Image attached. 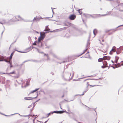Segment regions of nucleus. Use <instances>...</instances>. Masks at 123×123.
Wrapping results in <instances>:
<instances>
[{
	"label": "nucleus",
	"mask_w": 123,
	"mask_h": 123,
	"mask_svg": "<svg viewBox=\"0 0 123 123\" xmlns=\"http://www.w3.org/2000/svg\"><path fill=\"white\" fill-rule=\"evenodd\" d=\"M44 32H41L40 33V36L38 38V43H40V38L41 37H45L46 35L44 34Z\"/></svg>",
	"instance_id": "f257e3e1"
},
{
	"label": "nucleus",
	"mask_w": 123,
	"mask_h": 123,
	"mask_svg": "<svg viewBox=\"0 0 123 123\" xmlns=\"http://www.w3.org/2000/svg\"><path fill=\"white\" fill-rule=\"evenodd\" d=\"M123 26V25L119 26H118L115 29H110L109 30H106L105 31V33H107L111 30H112V31H113V32H114L116 31L117 30V28H118V27H120V26Z\"/></svg>",
	"instance_id": "f03ea898"
},
{
	"label": "nucleus",
	"mask_w": 123,
	"mask_h": 123,
	"mask_svg": "<svg viewBox=\"0 0 123 123\" xmlns=\"http://www.w3.org/2000/svg\"><path fill=\"white\" fill-rule=\"evenodd\" d=\"M76 15L74 14H72L70 15L69 17V19L71 20H74L76 18Z\"/></svg>",
	"instance_id": "7ed1b4c3"
},
{
	"label": "nucleus",
	"mask_w": 123,
	"mask_h": 123,
	"mask_svg": "<svg viewBox=\"0 0 123 123\" xmlns=\"http://www.w3.org/2000/svg\"><path fill=\"white\" fill-rule=\"evenodd\" d=\"M15 52V51H13L11 54L10 56L8 57H6V59H10L11 60L12 59V56L13 55Z\"/></svg>",
	"instance_id": "20e7f679"
},
{
	"label": "nucleus",
	"mask_w": 123,
	"mask_h": 123,
	"mask_svg": "<svg viewBox=\"0 0 123 123\" xmlns=\"http://www.w3.org/2000/svg\"><path fill=\"white\" fill-rule=\"evenodd\" d=\"M90 37H91V35L90 34H89V37L88 39V41L87 42V44L86 46V48H88L87 47L90 44V43L89 42V41H90Z\"/></svg>",
	"instance_id": "39448f33"
},
{
	"label": "nucleus",
	"mask_w": 123,
	"mask_h": 123,
	"mask_svg": "<svg viewBox=\"0 0 123 123\" xmlns=\"http://www.w3.org/2000/svg\"><path fill=\"white\" fill-rule=\"evenodd\" d=\"M111 58V57L110 56H103V58L104 60H109Z\"/></svg>",
	"instance_id": "423d86ee"
},
{
	"label": "nucleus",
	"mask_w": 123,
	"mask_h": 123,
	"mask_svg": "<svg viewBox=\"0 0 123 123\" xmlns=\"http://www.w3.org/2000/svg\"><path fill=\"white\" fill-rule=\"evenodd\" d=\"M6 56H5L4 57V61L5 62L9 63V62H10L11 61V60H10V59H6Z\"/></svg>",
	"instance_id": "0eeeda50"
},
{
	"label": "nucleus",
	"mask_w": 123,
	"mask_h": 123,
	"mask_svg": "<svg viewBox=\"0 0 123 123\" xmlns=\"http://www.w3.org/2000/svg\"><path fill=\"white\" fill-rule=\"evenodd\" d=\"M83 15L86 18H90L91 16V14L85 13L83 14Z\"/></svg>",
	"instance_id": "6e6552de"
},
{
	"label": "nucleus",
	"mask_w": 123,
	"mask_h": 123,
	"mask_svg": "<svg viewBox=\"0 0 123 123\" xmlns=\"http://www.w3.org/2000/svg\"><path fill=\"white\" fill-rule=\"evenodd\" d=\"M30 81V80H29V79H28L27 80L26 84V85L24 86V87H26L27 86H28L29 85V83Z\"/></svg>",
	"instance_id": "1a4fd4ad"
},
{
	"label": "nucleus",
	"mask_w": 123,
	"mask_h": 123,
	"mask_svg": "<svg viewBox=\"0 0 123 123\" xmlns=\"http://www.w3.org/2000/svg\"><path fill=\"white\" fill-rule=\"evenodd\" d=\"M39 89V88H36V89H35L34 90L31 91V92H30V93L29 94H30L33 93L34 92H36V91H38Z\"/></svg>",
	"instance_id": "9d476101"
},
{
	"label": "nucleus",
	"mask_w": 123,
	"mask_h": 123,
	"mask_svg": "<svg viewBox=\"0 0 123 123\" xmlns=\"http://www.w3.org/2000/svg\"><path fill=\"white\" fill-rule=\"evenodd\" d=\"M119 59V57L117 56H116L115 57V62L116 63H117V62L118 61Z\"/></svg>",
	"instance_id": "9b49d317"
},
{
	"label": "nucleus",
	"mask_w": 123,
	"mask_h": 123,
	"mask_svg": "<svg viewBox=\"0 0 123 123\" xmlns=\"http://www.w3.org/2000/svg\"><path fill=\"white\" fill-rule=\"evenodd\" d=\"M114 65H115L116 68H117L120 67L121 66V65L119 63H116V64H114Z\"/></svg>",
	"instance_id": "f8f14e48"
},
{
	"label": "nucleus",
	"mask_w": 123,
	"mask_h": 123,
	"mask_svg": "<svg viewBox=\"0 0 123 123\" xmlns=\"http://www.w3.org/2000/svg\"><path fill=\"white\" fill-rule=\"evenodd\" d=\"M39 20V19L37 18V17H34V19H33L31 21H38Z\"/></svg>",
	"instance_id": "ddd939ff"
},
{
	"label": "nucleus",
	"mask_w": 123,
	"mask_h": 123,
	"mask_svg": "<svg viewBox=\"0 0 123 123\" xmlns=\"http://www.w3.org/2000/svg\"><path fill=\"white\" fill-rule=\"evenodd\" d=\"M64 111L63 110V111H57V114H62L64 113Z\"/></svg>",
	"instance_id": "4468645a"
},
{
	"label": "nucleus",
	"mask_w": 123,
	"mask_h": 123,
	"mask_svg": "<svg viewBox=\"0 0 123 123\" xmlns=\"http://www.w3.org/2000/svg\"><path fill=\"white\" fill-rule=\"evenodd\" d=\"M93 33L94 35L95 36L96 34L97 33V30L96 29H94L93 31Z\"/></svg>",
	"instance_id": "2eb2a0df"
},
{
	"label": "nucleus",
	"mask_w": 123,
	"mask_h": 123,
	"mask_svg": "<svg viewBox=\"0 0 123 123\" xmlns=\"http://www.w3.org/2000/svg\"><path fill=\"white\" fill-rule=\"evenodd\" d=\"M24 99L26 100H31V97H25L24 98Z\"/></svg>",
	"instance_id": "dca6fc26"
},
{
	"label": "nucleus",
	"mask_w": 123,
	"mask_h": 123,
	"mask_svg": "<svg viewBox=\"0 0 123 123\" xmlns=\"http://www.w3.org/2000/svg\"><path fill=\"white\" fill-rule=\"evenodd\" d=\"M88 90V89H87L86 90V91H84L83 92V94H76V95H75V96H78V95L81 96H82V95H83L84 94V93L85 92H86V91H87Z\"/></svg>",
	"instance_id": "f3484780"
},
{
	"label": "nucleus",
	"mask_w": 123,
	"mask_h": 123,
	"mask_svg": "<svg viewBox=\"0 0 123 123\" xmlns=\"http://www.w3.org/2000/svg\"><path fill=\"white\" fill-rule=\"evenodd\" d=\"M72 26L77 31H79V30L77 28L75 27V26L74 25L72 24Z\"/></svg>",
	"instance_id": "a211bd4d"
},
{
	"label": "nucleus",
	"mask_w": 123,
	"mask_h": 123,
	"mask_svg": "<svg viewBox=\"0 0 123 123\" xmlns=\"http://www.w3.org/2000/svg\"><path fill=\"white\" fill-rule=\"evenodd\" d=\"M38 43V41H35L34 42V43H33L32 44L33 45H37V43L38 44H39V43Z\"/></svg>",
	"instance_id": "6ab92c4d"
},
{
	"label": "nucleus",
	"mask_w": 123,
	"mask_h": 123,
	"mask_svg": "<svg viewBox=\"0 0 123 123\" xmlns=\"http://www.w3.org/2000/svg\"><path fill=\"white\" fill-rule=\"evenodd\" d=\"M88 48H86V49L83 51V53H81V54L79 55L78 56H80V55H83V54H84L85 53V52H86V51L88 49Z\"/></svg>",
	"instance_id": "aec40b11"
},
{
	"label": "nucleus",
	"mask_w": 123,
	"mask_h": 123,
	"mask_svg": "<svg viewBox=\"0 0 123 123\" xmlns=\"http://www.w3.org/2000/svg\"><path fill=\"white\" fill-rule=\"evenodd\" d=\"M107 14H104V15H102L103 16H105L107 14L110 15L111 13V11H109L108 12H107Z\"/></svg>",
	"instance_id": "412c9836"
},
{
	"label": "nucleus",
	"mask_w": 123,
	"mask_h": 123,
	"mask_svg": "<svg viewBox=\"0 0 123 123\" xmlns=\"http://www.w3.org/2000/svg\"><path fill=\"white\" fill-rule=\"evenodd\" d=\"M117 51L120 53H121L122 52V51L121 50V49H120L119 47V48H117Z\"/></svg>",
	"instance_id": "4be33fe9"
},
{
	"label": "nucleus",
	"mask_w": 123,
	"mask_h": 123,
	"mask_svg": "<svg viewBox=\"0 0 123 123\" xmlns=\"http://www.w3.org/2000/svg\"><path fill=\"white\" fill-rule=\"evenodd\" d=\"M34 48H35V49H36L37 50V51H38V52L39 53H44L43 52H40L38 48H36V47H34Z\"/></svg>",
	"instance_id": "5701e85b"
},
{
	"label": "nucleus",
	"mask_w": 123,
	"mask_h": 123,
	"mask_svg": "<svg viewBox=\"0 0 123 123\" xmlns=\"http://www.w3.org/2000/svg\"><path fill=\"white\" fill-rule=\"evenodd\" d=\"M26 50H28V51L27 52L30 51L31 50V46H30L29 47H28L26 49Z\"/></svg>",
	"instance_id": "b1692460"
},
{
	"label": "nucleus",
	"mask_w": 123,
	"mask_h": 123,
	"mask_svg": "<svg viewBox=\"0 0 123 123\" xmlns=\"http://www.w3.org/2000/svg\"><path fill=\"white\" fill-rule=\"evenodd\" d=\"M1 114H2L3 115H5V116H12V115H15V114H19V115H20L19 114H18V113H15V114H11V115H5V114H3L2 113Z\"/></svg>",
	"instance_id": "393cba45"
},
{
	"label": "nucleus",
	"mask_w": 123,
	"mask_h": 123,
	"mask_svg": "<svg viewBox=\"0 0 123 123\" xmlns=\"http://www.w3.org/2000/svg\"><path fill=\"white\" fill-rule=\"evenodd\" d=\"M1 114H2L3 115H5V116H12V115H15V114H19V115H20L19 114H18V113H15V114H11V115H5V114H3L2 113Z\"/></svg>",
	"instance_id": "a878e982"
},
{
	"label": "nucleus",
	"mask_w": 123,
	"mask_h": 123,
	"mask_svg": "<svg viewBox=\"0 0 123 123\" xmlns=\"http://www.w3.org/2000/svg\"><path fill=\"white\" fill-rule=\"evenodd\" d=\"M82 9H78V12L80 14H82V12L81 11H80V10Z\"/></svg>",
	"instance_id": "bb28decb"
},
{
	"label": "nucleus",
	"mask_w": 123,
	"mask_h": 123,
	"mask_svg": "<svg viewBox=\"0 0 123 123\" xmlns=\"http://www.w3.org/2000/svg\"><path fill=\"white\" fill-rule=\"evenodd\" d=\"M48 25H47L45 27V28H46V29L47 31H49L50 30V29L48 27Z\"/></svg>",
	"instance_id": "cd10ccee"
},
{
	"label": "nucleus",
	"mask_w": 123,
	"mask_h": 123,
	"mask_svg": "<svg viewBox=\"0 0 123 123\" xmlns=\"http://www.w3.org/2000/svg\"><path fill=\"white\" fill-rule=\"evenodd\" d=\"M103 59V58H100L98 59V62H101Z\"/></svg>",
	"instance_id": "c85d7f7f"
},
{
	"label": "nucleus",
	"mask_w": 123,
	"mask_h": 123,
	"mask_svg": "<svg viewBox=\"0 0 123 123\" xmlns=\"http://www.w3.org/2000/svg\"><path fill=\"white\" fill-rule=\"evenodd\" d=\"M10 65V68H11L12 67V61L10 62H9V63Z\"/></svg>",
	"instance_id": "c756f323"
},
{
	"label": "nucleus",
	"mask_w": 123,
	"mask_h": 123,
	"mask_svg": "<svg viewBox=\"0 0 123 123\" xmlns=\"http://www.w3.org/2000/svg\"><path fill=\"white\" fill-rule=\"evenodd\" d=\"M116 49L117 50V48L115 46H114L111 49V51H112V50H113V49Z\"/></svg>",
	"instance_id": "7c9ffc66"
},
{
	"label": "nucleus",
	"mask_w": 123,
	"mask_h": 123,
	"mask_svg": "<svg viewBox=\"0 0 123 123\" xmlns=\"http://www.w3.org/2000/svg\"><path fill=\"white\" fill-rule=\"evenodd\" d=\"M57 111H53L52 112H51V114H53L54 113H55L57 114Z\"/></svg>",
	"instance_id": "2f4dec72"
},
{
	"label": "nucleus",
	"mask_w": 123,
	"mask_h": 123,
	"mask_svg": "<svg viewBox=\"0 0 123 123\" xmlns=\"http://www.w3.org/2000/svg\"><path fill=\"white\" fill-rule=\"evenodd\" d=\"M46 31L45 32H44V34H45L46 35V34L47 33H48L49 32H52L53 31Z\"/></svg>",
	"instance_id": "473e14b6"
},
{
	"label": "nucleus",
	"mask_w": 123,
	"mask_h": 123,
	"mask_svg": "<svg viewBox=\"0 0 123 123\" xmlns=\"http://www.w3.org/2000/svg\"><path fill=\"white\" fill-rule=\"evenodd\" d=\"M119 47L120 48V49H121V51L122 50H123V45L122 46H120Z\"/></svg>",
	"instance_id": "72a5a7b5"
},
{
	"label": "nucleus",
	"mask_w": 123,
	"mask_h": 123,
	"mask_svg": "<svg viewBox=\"0 0 123 123\" xmlns=\"http://www.w3.org/2000/svg\"><path fill=\"white\" fill-rule=\"evenodd\" d=\"M51 112H50L47 114V117H48L49 115L51 114Z\"/></svg>",
	"instance_id": "f704fd0d"
},
{
	"label": "nucleus",
	"mask_w": 123,
	"mask_h": 123,
	"mask_svg": "<svg viewBox=\"0 0 123 123\" xmlns=\"http://www.w3.org/2000/svg\"><path fill=\"white\" fill-rule=\"evenodd\" d=\"M15 18H16L15 17L14 18H13V20H12V21H13V22L15 21H18V20H19L18 19H17L18 20H15L14 19Z\"/></svg>",
	"instance_id": "c9c22d12"
},
{
	"label": "nucleus",
	"mask_w": 123,
	"mask_h": 123,
	"mask_svg": "<svg viewBox=\"0 0 123 123\" xmlns=\"http://www.w3.org/2000/svg\"><path fill=\"white\" fill-rule=\"evenodd\" d=\"M104 64L106 66H107L108 64L107 62L105 61L104 62Z\"/></svg>",
	"instance_id": "e433bc0d"
},
{
	"label": "nucleus",
	"mask_w": 123,
	"mask_h": 123,
	"mask_svg": "<svg viewBox=\"0 0 123 123\" xmlns=\"http://www.w3.org/2000/svg\"><path fill=\"white\" fill-rule=\"evenodd\" d=\"M15 73V72L14 71H13L12 72H10L8 73H7V74H14Z\"/></svg>",
	"instance_id": "4c0bfd02"
},
{
	"label": "nucleus",
	"mask_w": 123,
	"mask_h": 123,
	"mask_svg": "<svg viewBox=\"0 0 123 123\" xmlns=\"http://www.w3.org/2000/svg\"><path fill=\"white\" fill-rule=\"evenodd\" d=\"M46 43H45V45L46 46L44 47V48L45 49H47V48H49V47L47 46L46 45Z\"/></svg>",
	"instance_id": "58836bf2"
},
{
	"label": "nucleus",
	"mask_w": 123,
	"mask_h": 123,
	"mask_svg": "<svg viewBox=\"0 0 123 123\" xmlns=\"http://www.w3.org/2000/svg\"><path fill=\"white\" fill-rule=\"evenodd\" d=\"M52 55L54 57H56V55L54 53H52Z\"/></svg>",
	"instance_id": "ea45409f"
},
{
	"label": "nucleus",
	"mask_w": 123,
	"mask_h": 123,
	"mask_svg": "<svg viewBox=\"0 0 123 123\" xmlns=\"http://www.w3.org/2000/svg\"><path fill=\"white\" fill-rule=\"evenodd\" d=\"M30 60H26V61H24L23 62V63H25V62H29V61H30Z\"/></svg>",
	"instance_id": "a19ab883"
},
{
	"label": "nucleus",
	"mask_w": 123,
	"mask_h": 123,
	"mask_svg": "<svg viewBox=\"0 0 123 123\" xmlns=\"http://www.w3.org/2000/svg\"><path fill=\"white\" fill-rule=\"evenodd\" d=\"M45 37H41V38H40V41H41V40H43Z\"/></svg>",
	"instance_id": "79ce46f5"
},
{
	"label": "nucleus",
	"mask_w": 123,
	"mask_h": 123,
	"mask_svg": "<svg viewBox=\"0 0 123 123\" xmlns=\"http://www.w3.org/2000/svg\"><path fill=\"white\" fill-rule=\"evenodd\" d=\"M63 23L64 24V25L65 26H68V25L66 24V22H64Z\"/></svg>",
	"instance_id": "37998d69"
},
{
	"label": "nucleus",
	"mask_w": 123,
	"mask_h": 123,
	"mask_svg": "<svg viewBox=\"0 0 123 123\" xmlns=\"http://www.w3.org/2000/svg\"><path fill=\"white\" fill-rule=\"evenodd\" d=\"M47 60H49V56L48 55V54H47Z\"/></svg>",
	"instance_id": "c03bdc74"
},
{
	"label": "nucleus",
	"mask_w": 123,
	"mask_h": 123,
	"mask_svg": "<svg viewBox=\"0 0 123 123\" xmlns=\"http://www.w3.org/2000/svg\"><path fill=\"white\" fill-rule=\"evenodd\" d=\"M96 80V79H86V80H84V82L85 81H86V80Z\"/></svg>",
	"instance_id": "a18cd8bd"
},
{
	"label": "nucleus",
	"mask_w": 123,
	"mask_h": 123,
	"mask_svg": "<svg viewBox=\"0 0 123 123\" xmlns=\"http://www.w3.org/2000/svg\"><path fill=\"white\" fill-rule=\"evenodd\" d=\"M4 57H3V58L1 60H0V61H2V62H3V61H5L4 60Z\"/></svg>",
	"instance_id": "49530a36"
},
{
	"label": "nucleus",
	"mask_w": 123,
	"mask_h": 123,
	"mask_svg": "<svg viewBox=\"0 0 123 123\" xmlns=\"http://www.w3.org/2000/svg\"><path fill=\"white\" fill-rule=\"evenodd\" d=\"M74 72L73 71V74H72V76L71 78V79H72V78L74 76Z\"/></svg>",
	"instance_id": "de8ad7c7"
},
{
	"label": "nucleus",
	"mask_w": 123,
	"mask_h": 123,
	"mask_svg": "<svg viewBox=\"0 0 123 123\" xmlns=\"http://www.w3.org/2000/svg\"><path fill=\"white\" fill-rule=\"evenodd\" d=\"M19 52L21 53H25L27 52H24V51H18Z\"/></svg>",
	"instance_id": "09e8293b"
},
{
	"label": "nucleus",
	"mask_w": 123,
	"mask_h": 123,
	"mask_svg": "<svg viewBox=\"0 0 123 123\" xmlns=\"http://www.w3.org/2000/svg\"><path fill=\"white\" fill-rule=\"evenodd\" d=\"M30 61H32L33 62H36L37 61L35 60H30Z\"/></svg>",
	"instance_id": "8fccbe9b"
},
{
	"label": "nucleus",
	"mask_w": 123,
	"mask_h": 123,
	"mask_svg": "<svg viewBox=\"0 0 123 123\" xmlns=\"http://www.w3.org/2000/svg\"><path fill=\"white\" fill-rule=\"evenodd\" d=\"M37 96H38V94H37V96L36 97H33V98L31 97V100H32V99H35V98H37Z\"/></svg>",
	"instance_id": "3c124183"
},
{
	"label": "nucleus",
	"mask_w": 123,
	"mask_h": 123,
	"mask_svg": "<svg viewBox=\"0 0 123 123\" xmlns=\"http://www.w3.org/2000/svg\"><path fill=\"white\" fill-rule=\"evenodd\" d=\"M112 51L113 52H115L117 51V50L116 49H113V50H112Z\"/></svg>",
	"instance_id": "603ef678"
},
{
	"label": "nucleus",
	"mask_w": 123,
	"mask_h": 123,
	"mask_svg": "<svg viewBox=\"0 0 123 123\" xmlns=\"http://www.w3.org/2000/svg\"><path fill=\"white\" fill-rule=\"evenodd\" d=\"M39 47H43V44L42 43H41V44L40 46H39Z\"/></svg>",
	"instance_id": "864d4df0"
},
{
	"label": "nucleus",
	"mask_w": 123,
	"mask_h": 123,
	"mask_svg": "<svg viewBox=\"0 0 123 123\" xmlns=\"http://www.w3.org/2000/svg\"><path fill=\"white\" fill-rule=\"evenodd\" d=\"M67 108H68V111H69L70 108H69V106H67Z\"/></svg>",
	"instance_id": "5fc2aeb1"
},
{
	"label": "nucleus",
	"mask_w": 123,
	"mask_h": 123,
	"mask_svg": "<svg viewBox=\"0 0 123 123\" xmlns=\"http://www.w3.org/2000/svg\"><path fill=\"white\" fill-rule=\"evenodd\" d=\"M63 111H64V113L65 112L66 113H68V114H69V113H70L68 112H67L66 111H64V110H63Z\"/></svg>",
	"instance_id": "6e6d98bb"
},
{
	"label": "nucleus",
	"mask_w": 123,
	"mask_h": 123,
	"mask_svg": "<svg viewBox=\"0 0 123 123\" xmlns=\"http://www.w3.org/2000/svg\"><path fill=\"white\" fill-rule=\"evenodd\" d=\"M87 87H88V86H89V82H87Z\"/></svg>",
	"instance_id": "4d7b16f0"
},
{
	"label": "nucleus",
	"mask_w": 123,
	"mask_h": 123,
	"mask_svg": "<svg viewBox=\"0 0 123 123\" xmlns=\"http://www.w3.org/2000/svg\"><path fill=\"white\" fill-rule=\"evenodd\" d=\"M89 86H91V87H93V86H96V85H89Z\"/></svg>",
	"instance_id": "13d9d810"
},
{
	"label": "nucleus",
	"mask_w": 123,
	"mask_h": 123,
	"mask_svg": "<svg viewBox=\"0 0 123 123\" xmlns=\"http://www.w3.org/2000/svg\"><path fill=\"white\" fill-rule=\"evenodd\" d=\"M67 62V61H63V62H61V63H60V64H61V63H65V62Z\"/></svg>",
	"instance_id": "bf43d9fd"
},
{
	"label": "nucleus",
	"mask_w": 123,
	"mask_h": 123,
	"mask_svg": "<svg viewBox=\"0 0 123 123\" xmlns=\"http://www.w3.org/2000/svg\"><path fill=\"white\" fill-rule=\"evenodd\" d=\"M91 17L92 18H96V17H94V16H93L92 15H91Z\"/></svg>",
	"instance_id": "052dcab7"
},
{
	"label": "nucleus",
	"mask_w": 123,
	"mask_h": 123,
	"mask_svg": "<svg viewBox=\"0 0 123 123\" xmlns=\"http://www.w3.org/2000/svg\"><path fill=\"white\" fill-rule=\"evenodd\" d=\"M120 53L119 52H118L117 51H116V54H120Z\"/></svg>",
	"instance_id": "680f3d73"
},
{
	"label": "nucleus",
	"mask_w": 123,
	"mask_h": 123,
	"mask_svg": "<svg viewBox=\"0 0 123 123\" xmlns=\"http://www.w3.org/2000/svg\"><path fill=\"white\" fill-rule=\"evenodd\" d=\"M67 23L69 25H70L72 24L70 22H67Z\"/></svg>",
	"instance_id": "e2e57ef3"
},
{
	"label": "nucleus",
	"mask_w": 123,
	"mask_h": 123,
	"mask_svg": "<svg viewBox=\"0 0 123 123\" xmlns=\"http://www.w3.org/2000/svg\"><path fill=\"white\" fill-rule=\"evenodd\" d=\"M32 106L31 105H30L28 107V108H29L31 107Z\"/></svg>",
	"instance_id": "0e129e2a"
},
{
	"label": "nucleus",
	"mask_w": 123,
	"mask_h": 123,
	"mask_svg": "<svg viewBox=\"0 0 123 123\" xmlns=\"http://www.w3.org/2000/svg\"><path fill=\"white\" fill-rule=\"evenodd\" d=\"M112 51H110L109 53V54L110 55H112V53L111 52Z\"/></svg>",
	"instance_id": "69168bd1"
},
{
	"label": "nucleus",
	"mask_w": 123,
	"mask_h": 123,
	"mask_svg": "<svg viewBox=\"0 0 123 123\" xmlns=\"http://www.w3.org/2000/svg\"><path fill=\"white\" fill-rule=\"evenodd\" d=\"M48 120H47L46 121H45V122H44V123H46V122L48 121V120Z\"/></svg>",
	"instance_id": "338daca9"
},
{
	"label": "nucleus",
	"mask_w": 123,
	"mask_h": 123,
	"mask_svg": "<svg viewBox=\"0 0 123 123\" xmlns=\"http://www.w3.org/2000/svg\"><path fill=\"white\" fill-rule=\"evenodd\" d=\"M120 5L121 6H123V3H121L120 4Z\"/></svg>",
	"instance_id": "774afa93"
}]
</instances>
